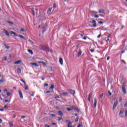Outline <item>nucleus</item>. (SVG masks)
Returning <instances> with one entry per match:
<instances>
[{
  "label": "nucleus",
  "mask_w": 127,
  "mask_h": 127,
  "mask_svg": "<svg viewBox=\"0 0 127 127\" xmlns=\"http://www.w3.org/2000/svg\"><path fill=\"white\" fill-rule=\"evenodd\" d=\"M40 49L41 50H45L46 51H49V48L48 46H43L42 45H40Z\"/></svg>",
  "instance_id": "f257e3e1"
},
{
  "label": "nucleus",
  "mask_w": 127,
  "mask_h": 127,
  "mask_svg": "<svg viewBox=\"0 0 127 127\" xmlns=\"http://www.w3.org/2000/svg\"><path fill=\"white\" fill-rule=\"evenodd\" d=\"M122 92H123V93H124V94H127V90L126 89V87H125L124 83H123V85L122 86Z\"/></svg>",
  "instance_id": "f03ea898"
},
{
  "label": "nucleus",
  "mask_w": 127,
  "mask_h": 127,
  "mask_svg": "<svg viewBox=\"0 0 127 127\" xmlns=\"http://www.w3.org/2000/svg\"><path fill=\"white\" fill-rule=\"evenodd\" d=\"M3 32L8 37H9V33H8V31L6 30L5 29H3Z\"/></svg>",
  "instance_id": "7ed1b4c3"
},
{
  "label": "nucleus",
  "mask_w": 127,
  "mask_h": 127,
  "mask_svg": "<svg viewBox=\"0 0 127 127\" xmlns=\"http://www.w3.org/2000/svg\"><path fill=\"white\" fill-rule=\"evenodd\" d=\"M92 96H93V93H92V92H91L89 95H88V101H89V102H91V98H92Z\"/></svg>",
  "instance_id": "20e7f679"
},
{
  "label": "nucleus",
  "mask_w": 127,
  "mask_h": 127,
  "mask_svg": "<svg viewBox=\"0 0 127 127\" xmlns=\"http://www.w3.org/2000/svg\"><path fill=\"white\" fill-rule=\"evenodd\" d=\"M19 94L20 96V98L21 99H23V96L22 95V93L21 92V90L20 89L19 90Z\"/></svg>",
  "instance_id": "39448f33"
},
{
  "label": "nucleus",
  "mask_w": 127,
  "mask_h": 127,
  "mask_svg": "<svg viewBox=\"0 0 127 127\" xmlns=\"http://www.w3.org/2000/svg\"><path fill=\"white\" fill-rule=\"evenodd\" d=\"M92 23L93 24L92 25L93 27H96L97 26V24H96V20H92Z\"/></svg>",
  "instance_id": "423d86ee"
},
{
  "label": "nucleus",
  "mask_w": 127,
  "mask_h": 127,
  "mask_svg": "<svg viewBox=\"0 0 127 127\" xmlns=\"http://www.w3.org/2000/svg\"><path fill=\"white\" fill-rule=\"evenodd\" d=\"M10 33H11V34H13V36H15V37L18 36V34H16V33H15L12 31H10Z\"/></svg>",
  "instance_id": "0eeeda50"
},
{
  "label": "nucleus",
  "mask_w": 127,
  "mask_h": 127,
  "mask_svg": "<svg viewBox=\"0 0 127 127\" xmlns=\"http://www.w3.org/2000/svg\"><path fill=\"white\" fill-rule=\"evenodd\" d=\"M117 105H118V102H114V105H113V110H115V109H116V108H117Z\"/></svg>",
  "instance_id": "6e6552de"
},
{
  "label": "nucleus",
  "mask_w": 127,
  "mask_h": 127,
  "mask_svg": "<svg viewBox=\"0 0 127 127\" xmlns=\"http://www.w3.org/2000/svg\"><path fill=\"white\" fill-rule=\"evenodd\" d=\"M61 96H64V97L68 95L67 92H62L61 93Z\"/></svg>",
  "instance_id": "1a4fd4ad"
},
{
  "label": "nucleus",
  "mask_w": 127,
  "mask_h": 127,
  "mask_svg": "<svg viewBox=\"0 0 127 127\" xmlns=\"http://www.w3.org/2000/svg\"><path fill=\"white\" fill-rule=\"evenodd\" d=\"M71 109L72 110H74V111H76V112H79V109H78V108H76V107L72 106L71 107Z\"/></svg>",
  "instance_id": "9d476101"
},
{
  "label": "nucleus",
  "mask_w": 127,
  "mask_h": 127,
  "mask_svg": "<svg viewBox=\"0 0 127 127\" xmlns=\"http://www.w3.org/2000/svg\"><path fill=\"white\" fill-rule=\"evenodd\" d=\"M58 115H59L60 117H63V112L62 111H58Z\"/></svg>",
  "instance_id": "9b49d317"
},
{
  "label": "nucleus",
  "mask_w": 127,
  "mask_h": 127,
  "mask_svg": "<svg viewBox=\"0 0 127 127\" xmlns=\"http://www.w3.org/2000/svg\"><path fill=\"white\" fill-rule=\"evenodd\" d=\"M69 93L70 94H71V95H72L73 96H74V94H75V91L70 89L69 90Z\"/></svg>",
  "instance_id": "f8f14e48"
},
{
  "label": "nucleus",
  "mask_w": 127,
  "mask_h": 127,
  "mask_svg": "<svg viewBox=\"0 0 127 127\" xmlns=\"http://www.w3.org/2000/svg\"><path fill=\"white\" fill-rule=\"evenodd\" d=\"M3 44L4 45V46H5V48H6V49L9 50L10 47L9 46H7L6 44L3 43Z\"/></svg>",
  "instance_id": "ddd939ff"
},
{
  "label": "nucleus",
  "mask_w": 127,
  "mask_h": 127,
  "mask_svg": "<svg viewBox=\"0 0 127 127\" xmlns=\"http://www.w3.org/2000/svg\"><path fill=\"white\" fill-rule=\"evenodd\" d=\"M6 22H7V23H8V24H10V25H13V22L9 21V20H7L6 21Z\"/></svg>",
  "instance_id": "4468645a"
},
{
  "label": "nucleus",
  "mask_w": 127,
  "mask_h": 127,
  "mask_svg": "<svg viewBox=\"0 0 127 127\" xmlns=\"http://www.w3.org/2000/svg\"><path fill=\"white\" fill-rule=\"evenodd\" d=\"M59 62L61 65H63V59L62 58H60Z\"/></svg>",
  "instance_id": "2eb2a0df"
},
{
  "label": "nucleus",
  "mask_w": 127,
  "mask_h": 127,
  "mask_svg": "<svg viewBox=\"0 0 127 127\" xmlns=\"http://www.w3.org/2000/svg\"><path fill=\"white\" fill-rule=\"evenodd\" d=\"M18 37H20V38H22V39H24V40H25V38H24V36L21 35H18Z\"/></svg>",
  "instance_id": "dca6fc26"
},
{
  "label": "nucleus",
  "mask_w": 127,
  "mask_h": 127,
  "mask_svg": "<svg viewBox=\"0 0 127 127\" xmlns=\"http://www.w3.org/2000/svg\"><path fill=\"white\" fill-rule=\"evenodd\" d=\"M30 64H31V65H33L34 66H35V67H38V64H37L36 63H30Z\"/></svg>",
  "instance_id": "f3484780"
},
{
  "label": "nucleus",
  "mask_w": 127,
  "mask_h": 127,
  "mask_svg": "<svg viewBox=\"0 0 127 127\" xmlns=\"http://www.w3.org/2000/svg\"><path fill=\"white\" fill-rule=\"evenodd\" d=\"M97 107V98H94V108Z\"/></svg>",
  "instance_id": "a211bd4d"
},
{
  "label": "nucleus",
  "mask_w": 127,
  "mask_h": 127,
  "mask_svg": "<svg viewBox=\"0 0 127 127\" xmlns=\"http://www.w3.org/2000/svg\"><path fill=\"white\" fill-rule=\"evenodd\" d=\"M17 72L18 73V74H20V73H21V69L20 68H18L17 69Z\"/></svg>",
  "instance_id": "6ab92c4d"
},
{
  "label": "nucleus",
  "mask_w": 127,
  "mask_h": 127,
  "mask_svg": "<svg viewBox=\"0 0 127 127\" xmlns=\"http://www.w3.org/2000/svg\"><path fill=\"white\" fill-rule=\"evenodd\" d=\"M21 63V61L19 60V61L15 62L14 64H20Z\"/></svg>",
  "instance_id": "aec40b11"
},
{
  "label": "nucleus",
  "mask_w": 127,
  "mask_h": 127,
  "mask_svg": "<svg viewBox=\"0 0 127 127\" xmlns=\"http://www.w3.org/2000/svg\"><path fill=\"white\" fill-rule=\"evenodd\" d=\"M39 63H41V64H42V65H43L44 66H45L46 65V63H45V62H43V61H39Z\"/></svg>",
  "instance_id": "412c9836"
},
{
  "label": "nucleus",
  "mask_w": 127,
  "mask_h": 127,
  "mask_svg": "<svg viewBox=\"0 0 127 127\" xmlns=\"http://www.w3.org/2000/svg\"><path fill=\"white\" fill-rule=\"evenodd\" d=\"M28 52H29V53L31 54V55H33V52L31 50L28 49Z\"/></svg>",
  "instance_id": "4be33fe9"
},
{
  "label": "nucleus",
  "mask_w": 127,
  "mask_h": 127,
  "mask_svg": "<svg viewBox=\"0 0 127 127\" xmlns=\"http://www.w3.org/2000/svg\"><path fill=\"white\" fill-rule=\"evenodd\" d=\"M72 125V123L69 122L67 124V127H73V126H71Z\"/></svg>",
  "instance_id": "5701e85b"
},
{
  "label": "nucleus",
  "mask_w": 127,
  "mask_h": 127,
  "mask_svg": "<svg viewBox=\"0 0 127 127\" xmlns=\"http://www.w3.org/2000/svg\"><path fill=\"white\" fill-rule=\"evenodd\" d=\"M99 13H105V10L100 9L99 10Z\"/></svg>",
  "instance_id": "b1692460"
},
{
  "label": "nucleus",
  "mask_w": 127,
  "mask_h": 127,
  "mask_svg": "<svg viewBox=\"0 0 127 127\" xmlns=\"http://www.w3.org/2000/svg\"><path fill=\"white\" fill-rule=\"evenodd\" d=\"M51 10H52V8H50L47 12V13H50V12H51Z\"/></svg>",
  "instance_id": "393cba45"
},
{
  "label": "nucleus",
  "mask_w": 127,
  "mask_h": 127,
  "mask_svg": "<svg viewBox=\"0 0 127 127\" xmlns=\"http://www.w3.org/2000/svg\"><path fill=\"white\" fill-rule=\"evenodd\" d=\"M51 85L50 89H51V90H53L54 89V85L51 84Z\"/></svg>",
  "instance_id": "a878e982"
},
{
  "label": "nucleus",
  "mask_w": 127,
  "mask_h": 127,
  "mask_svg": "<svg viewBox=\"0 0 127 127\" xmlns=\"http://www.w3.org/2000/svg\"><path fill=\"white\" fill-rule=\"evenodd\" d=\"M32 13L33 16H35V12L34 11V10L33 9H32Z\"/></svg>",
  "instance_id": "bb28decb"
},
{
  "label": "nucleus",
  "mask_w": 127,
  "mask_h": 127,
  "mask_svg": "<svg viewBox=\"0 0 127 127\" xmlns=\"http://www.w3.org/2000/svg\"><path fill=\"white\" fill-rule=\"evenodd\" d=\"M81 54H82V51H80L78 52V57H79V56H81Z\"/></svg>",
  "instance_id": "cd10ccee"
},
{
  "label": "nucleus",
  "mask_w": 127,
  "mask_h": 127,
  "mask_svg": "<svg viewBox=\"0 0 127 127\" xmlns=\"http://www.w3.org/2000/svg\"><path fill=\"white\" fill-rule=\"evenodd\" d=\"M79 121V117H76L75 120V123H78V121Z\"/></svg>",
  "instance_id": "c85d7f7f"
},
{
  "label": "nucleus",
  "mask_w": 127,
  "mask_h": 127,
  "mask_svg": "<svg viewBox=\"0 0 127 127\" xmlns=\"http://www.w3.org/2000/svg\"><path fill=\"white\" fill-rule=\"evenodd\" d=\"M9 127H13V124L11 122L9 123Z\"/></svg>",
  "instance_id": "c756f323"
},
{
  "label": "nucleus",
  "mask_w": 127,
  "mask_h": 127,
  "mask_svg": "<svg viewBox=\"0 0 127 127\" xmlns=\"http://www.w3.org/2000/svg\"><path fill=\"white\" fill-rule=\"evenodd\" d=\"M28 41H29V42H30V43H31V44H34V42H33V41H32L31 40H30V39H29L28 40Z\"/></svg>",
  "instance_id": "7c9ffc66"
},
{
  "label": "nucleus",
  "mask_w": 127,
  "mask_h": 127,
  "mask_svg": "<svg viewBox=\"0 0 127 127\" xmlns=\"http://www.w3.org/2000/svg\"><path fill=\"white\" fill-rule=\"evenodd\" d=\"M20 80L21 81V82H22L24 84V85L26 84V82H25V81L23 80V79H21Z\"/></svg>",
  "instance_id": "2f4dec72"
},
{
  "label": "nucleus",
  "mask_w": 127,
  "mask_h": 127,
  "mask_svg": "<svg viewBox=\"0 0 127 127\" xmlns=\"http://www.w3.org/2000/svg\"><path fill=\"white\" fill-rule=\"evenodd\" d=\"M43 33H44V32H45V31H46V30L45 29V27H43Z\"/></svg>",
  "instance_id": "473e14b6"
},
{
  "label": "nucleus",
  "mask_w": 127,
  "mask_h": 127,
  "mask_svg": "<svg viewBox=\"0 0 127 127\" xmlns=\"http://www.w3.org/2000/svg\"><path fill=\"white\" fill-rule=\"evenodd\" d=\"M50 117H56V115L53 114H51Z\"/></svg>",
  "instance_id": "72a5a7b5"
},
{
  "label": "nucleus",
  "mask_w": 127,
  "mask_h": 127,
  "mask_svg": "<svg viewBox=\"0 0 127 127\" xmlns=\"http://www.w3.org/2000/svg\"><path fill=\"white\" fill-rule=\"evenodd\" d=\"M57 119H58V121L59 122H60V121H61V120H62V117H57Z\"/></svg>",
  "instance_id": "f704fd0d"
},
{
  "label": "nucleus",
  "mask_w": 127,
  "mask_h": 127,
  "mask_svg": "<svg viewBox=\"0 0 127 127\" xmlns=\"http://www.w3.org/2000/svg\"><path fill=\"white\" fill-rule=\"evenodd\" d=\"M2 83H3V79L0 80V85H1Z\"/></svg>",
  "instance_id": "c9c22d12"
},
{
  "label": "nucleus",
  "mask_w": 127,
  "mask_h": 127,
  "mask_svg": "<svg viewBox=\"0 0 127 127\" xmlns=\"http://www.w3.org/2000/svg\"><path fill=\"white\" fill-rule=\"evenodd\" d=\"M123 114H124V111H123L122 110H121L119 113V115H123Z\"/></svg>",
  "instance_id": "e433bc0d"
},
{
  "label": "nucleus",
  "mask_w": 127,
  "mask_h": 127,
  "mask_svg": "<svg viewBox=\"0 0 127 127\" xmlns=\"http://www.w3.org/2000/svg\"><path fill=\"white\" fill-rule=\"evenodd\" d=\"M67 110L68 111V112H70L71 111H72V109L70 108H67Z\"/></svg>",
  "instance_id": "4c0bfd02"
},
{
  "label": "nucleus",
  "mask_w": 127,
  "mask_h": 127,
  "mask_svg": "<svg viewBox=\"0 0 127 127\" xmlns=\"http://www.w3.org/2000/svg\"><path fill=\"white\" fill-rule=\"evenodd\" d=\"M7 97H9V96H10V92H7Z\"/></svg>",
  "instance_id": "58836bf2"
},
{
  "label": "nucleus",
  "mask_w": 127,
  "mask_h": 127,
  "mask_svg": "<svg viewBox=\"0 0 127 127\" xmlns=\"http://www.w3.org/2000/svg\"><path fill=\"white\" fill-rule=\"evenodd\" d=\"M25 90H28V87L27 85H25Z\"/></svg>",
  "instance_id": "ea45409f"
},
{
  "label": "nucleus",
  "mask_w": 127,
  "mask_h": 127,
  "mask_svg": "<svg viewBox=\"0 0 127 127\" xmlns=\"http://www.w3.org/2000/svg\"><path fill=\"white\" fill-rule=\"evenodd\" d=\"M69 122H71V121H70V120H65V123H69Z\"/></svg>",
  "instance_id": "a19ab883"
},
{
  "label": "nucleus",
  "mask_w": 127,
  "mask_h": 127,
  "mask_svg": "<svg viewBox=\"0 0 127 127\" xmlns=\"http://www.w3.org/2000/svg\"><path fill=\"white\" fill-rule=\"evenodd\" d=\"M91 12H92L93 13H95V14H97V13H98L97 12L94 11H91Z\"/></svg>",
  "instance_id": "79ce46f5"
},
{
  "label": "nucleus",
  "mask_w": 127,
  "mask_h": 127,
  "mask_svg": "<svg viewBox=\"0 0 127 127\" xmlns=\"http://www.w3.org/2000/svg\"><path fill=\"white\" fill-rule=\"evenodd\" d=\"M103 97H104V94L102 93V94H101L100 95V98H103Z\"/></svg>",
  "instance_id": "37998d69"
},
{
  "label": "nucleus",
  "mask_w": 127,
  "mask_h": 127,
  "mask_svg": "<svg viewBox=\"0 0 127 127\" xmlns=\"http://www.w3.org/2000/svg\"><path fill=\"white\" fill-rule=\"evenodd\" d=\"M4 109H8V106H7V105H4Z\"/></svg>",
  "instance_id": "c03bdc74"
},
{
  "label": "nucleus",
  "mask_w": 127,
  "mask_h": 127,
  "mask_svg": "<svg viewBox=\"0 0 127 127\" xmlns=\"http://www.w3.org/2000/svg\"><path fill=\"white\" fill-rule=\"evenodd\" d=\"M21 31H22V32H24V31H25L24 29L23 28H22L21 29Z\"/></svg>",
  "instance_id": "a18cd8bd"
},
{
  "label": "nucleus",
  "mask_w": 127,
  "mask_h": 127,
  "mask_svg": "<svg viewBox=\"0 0 127 127\" xmlns=\"http://www.w3.org/2000/svg\"><path fill=\"white\" fill-rule=\"evenodd\" d=\"M45 127H50V126L47 125V124H45Z\"/></svg>",
  "instance_id": "49530a36"
},
{
  "label": "nucleus",
  "mask_w": 127,
  "mask_h": 127,
  "mask_svg": "<svg viewBox=\"0 0 127 127\" xmlns=\"http://www.w3.org/2000/svg\"><path fill=\"white\" fill-rule=\"evenodd\" d=\"M44 87H48V84L47 83H45L44 85Z\"/></svg>",
  "instance_id": "de8ad7c7"
},
{
  "label": "nucleus",
  "mask_w": 127,
  "mask_h": 127,
  "mask_svg": "<svg viewBox=\"0 0 127 127\" xmlns=\"http://www.w3.org/2000/svg\"><path fill=\"white\" fill-rule=\"evenodd\" d=\"M94 17H95V18H99V15H95L94 16Z\"/></svg>",
  "instance_id": "09e8293b"
},
{
  "label": "nucleus",
  "mask_w": 127,
  "mask_h": 127,
  "mask_svg": "<svg viewBox=\"0 0 127 127\" xmlns=\"http://www.w3.org/2000/svg\"><path fill=\"white\" fill-rule=\"evenodd\" d=\"M25 118H26V116H21V119H25Z\"/></svg>",
  "instance_id": "8fccbe9b"
},
{
  "label": "nucleus",
  "mask_w": 127,
  "mask_h": 127,
  "mask_svg": "<svg viewBox=\"0 0 127 127\" xmlns=\"http://www.w3.org/2000/svg\"><path fill=\"white\" fill-rule=\"evenodd\" d=\"M125 116L127 117V110L125 111Z\"/></svg>",
  "instance_id": "3c124183"
},
{
  "label": "nucleus",
  "mask_w": 127,
  "mask_h": 127,
  "mask_svg": "<svg viewBox=\"0 0 127 127\" xmlns=\"http://www.w3.org/2000/svg\"><path fill=\"white\" fill-rule=\"evenodd\" d=\"M4 61H6V60H7V58L6 57H5L4 58Z\"/></svg>",
  "instance_id": "603ef678"
},
{
  "label": "nucleus",
  "mask_w": 127,
  "mask_h": 127,
  "mask_svg": "<svg viewBox=\"0 0 127 127\" xmlns=\"http://www.w3.org/2000/svg\"><path fill=\"white\" fill-rule=\"evenodd\" d=\"M52 126H56V123H52Z\"/></svg>",
  "instance_id": "864d4df0"
},
{
  "label": "nucleus",
  "mask_w": 127,
  "mask_h": 127,
  "mask_svg": "<svg viewBox=\"0 0 127 127\" xmlns=\"http://www.w3.org/2000/svg\"><path fill=\"white\" fill-rule=\"evenodd\" d=\"M53 7L54 8H56V4H54Z\"/></svg>",
  "instance_id": "5fc2aeb1"
},
{
  "label": "nucleus",
  "mask_w": 127,
  "mask_h": 127,
  "mask_svg": "<svg viewBox=\"0 0 127 127\" xmlns=\"http://www.w3.org/2000/svg\"><path fill=\"white\" fill-rule=\"evenodd\" d=\"M108 93H109V96H112V93H111L110 92V91H108Z\"/></svg>",
  "instance_id": "6e6d98bb"
},
{
  "label": "nucleus",
  "mask_w": 127,
  "mask_h": 127,
  "mask_svg": "<svg viewBox=\"0 0 127 127\" xmlns=\"http://www.w3.org/2000/svg\"><path fill=\"white\" fill-rule=\"evenodd\" d=\"M124 107H127V101H126L125 104L124 105Z\"/></svg>",
  "instance_id": "4d7b16f0"
},
{
  "label": "nucleus",
  "mask_w": 127,
  "mask_h": 127,
  "mask_svg": "<svg viewBox=\"0 0 127 127\" xmlns=\"http://www.w3.org/2000/svg\"><path fill=\"white\" fill-rule=\"evenodd\" d=\"M83 127V125H81V124H79L77 127Z\"/></svg>",
  "instance_id": "13d9d810"
},
{
  "label": "nucleus",
  "mask_w": 127,
  "mask_h": 127,
  "mask_svg": "<svg viewBox=\"0 0 127 127\" xmlns=\"http://www.w3.org/2000/svg\"><path fill=\"white\" fill-rule=\"evenodd\" d=\"M83 39H84V40H86V39H87V37H84L82 38Z\"/></svg>",
  "instance_id": "bf43d9fd"
},
{
  "label": "nucleus",
  "mask_w": 127,
  "mask_h": 127,
  "mask_svg": "<svg viewBox=\"0 0 127 127\" xmlns=\"http://www.w3.org/2000/svg\"><path fill=\"white\" fill-rule=\"evenodd\" d=\"M60 97L59 96H56L55 97V99H60Z\"/></svg>",
  "instance_id": "052dcab7"
},
{
  "label": "nucleus",
  "mask_w": 127,
  "mask_h": 127,
  "mask_svg": "<svg viewBox=\"0 0 127 127\" xmlns=\"http://www.w3.org/2000/svg\"><path fill=\"white\" fill-rule=\"evenodd\" d=\"M101 36H102V35H101V34L97 36V38H100V37H101Z\"/></svg>",
  "instance_id": "680f3d73"
},
{
  "label": "nucleus",
  "mask_w": 127,
  "mask_h": 127,
  "mask_svg": "<svg viewBox=\"0 0 127 127\" xmlns=\"http://www.w3.org/2000/svg\"><path fill=\"white\" fill-rule=\"evenodd\" d=\"M98 23H100V24H102L103 23V22L102 21H99Z\"/></svg>",
  "instance_id": "e2e57ef3"
},
{
  "label": "nucleus",
  "mask_w": 127,
  "mask_h": 127,
  "mask_svg": "<svg viewBox=\"0 0 127 127\" xmlns=\"http://www.w3.org/2000/svg\"><path fill=\"white\" fill-rule=\"evenodd\" d=\"M2 123V120L0 119V124H1Z\"/></svg>",
  "instance_id": "0e129e2a"
},
{
  "label": "nucleus",
  "mask_w": 127,
  "mask_h": 127,
  "mask_svg": "<svg viewBox=\"0 0 127 127\" xmlns=\"http://www.w3.org/2000/svg\"><path fill=\"white\" fill-rule=\"evenodd\" d=\"M0 112H3V109L0 108Z\"/></svg>",
  "instance_id": "69168bd1"
},
{
  "label": "nucleus",
  "mask_w": 127,
  "mask_h": 127,
  "mask_svg": "<svg viewBox=\"0 0 127 127\" xmlns=\"http://www.w3.org/2000/svg\"><path fill=\"white\" fill-rule=\"evenodd\" d=\"M110 60V57H108L107 58V60Z\"/></svg>",
  "instance_id": "338daca9"
},
{
  "label": "nucleus",
  "mask_w": 127,
  "mask_h": 127,
  "mask_svg": "<svg viewBox=\"0 0 127 127\" xmlns=\"http://www.w3.org/2000/svg\"><path fill=\"white\" fill-rule=\"evenodd\" d=\"M90 51H91V52H94V50L91 49V50H90Z\"/></svg>",
  "instance_id": "774afa93"
}]
</instances>
